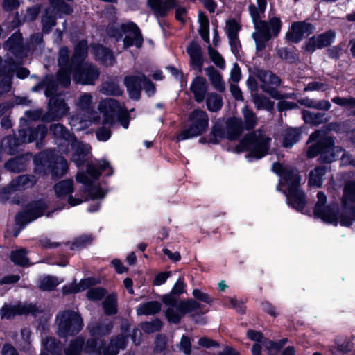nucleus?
<instances>
[{"mask_svg": "<svg viewBox=\"0 0 355 355\" xmlns=\"http://www.w3.org/2000/svg\"><path fill=\"white\" fill-rule=\"evenodd\" d=\"M224 29L228 38L231 51L237 56L241 49V42L239 38V33L241 29V25L235 19H230L225 21Z\"/></svg>", "mask_w": 355, "mask_h": 355, "instance_id": "obj_19", "label": "nucleus"}, {"mask_svg": "<svg viewBox=\"0 0 355 355\" xmlns=\"http://www.w3.org/2000/svg\"><path fill=\"white\" fill-rule=\"evenodd\" d=\"M87 55V43L85 40L80 41L76 46L71 62L75 67L82 65Z\"/></svg>", "mask_w": 355, "mask_h": 355, "instance_id": "obj_38", "label": "nucleus"}, {"mask_svg": "<svg viewBox=\"0 0 355 355\" xmlns=\"http://www.w3.org/2000/svg\"><path fill=\"white\" fill-rule=\"evenodd\" d=\"M187 53L189 56V62L194 69L202 71L203 65V56L202 48L196 42H191L187 47Z\"/></svg>", "mask_w": 355, "mask_h": 355, "instance_id": "obj_27", "label": "nucleus"}, {"mask_svg": "<svg viewBox=\"0 0 355 355\" xmlns=\"http://www.w3.org/2000/svg\"><path fill=\"white\" fill-rule=\"evenodd\" d=\"M103 308L106 315H115L118 310L116 295L112 293L107 295L103 302Z\"/></svg>", "mask_w": 355, "mask_h": 355, "instance_id": "obj_48", "label": "nucleus"}, {"mask_svg": "<svg viewBox=\"0 0 355 355\" xmlns=\"http://www.w3.org/2000/svg\"><path fill=\"white\" fill-rule=\"evenodd\" d=\"M92 49L96 60L106 66H111L114 64V55L108 49L101 44L94 45Z\"/></svg>", "mask_w": 355, "mask_h": 355, "instance_id": "obj_33", "label": "nucleus"}, {"mask_svg": "<svg viewBox=\"0 0 355 355\" xmlns=\"http://www.w3.org/2000/svg\"><path fill=\"white\" fill-rule=\"evenodd\" d=\"M128 343V337L120 334L111 339L109 345L104 347L101 340L88 339L85 352L90 355H117L120 349H124Z\"/></svg>", "mask_w": 355, "mask_h": 355, "instance_id": "obj_8", "label": "nucleus"}, {"mask_svg": "<svg viewBox=\"0 0 355 355\" xmlns=\"http://www.w3.org/2000/svg\"><path fill=\"white\" fill-rule=\"evenodd\" d=\"M223 304L226 306L231 307L236 309L239 313H243L245 311V308L242 302H239L235 298L226 297L223 300Z\"/></svg>", "mask_w": 355, "mask_h": 355, "instance_id": "obj_64", "label": "nucleus"}, {"mask_svg": "<svg viewBox=\"0 0 355 355\" xmlns=\"http://www.w3.org/2000/svg\"><path fill=\"white\" fill-rule=\"evenodd\" d=\"M107 291L105 288L101 287H94L89 289L87 292V297L91 301H98L103 299Z\"/></svg>", "mask_w": 355, "mask_h": 355, "instance_id": "obj_57", "label": "nucleus"}, {"mask_svg": "<svg viewBox=\"0 0 355 355\" xmlns=\"http://www.w3.org/2000/svg\"><path fill=\"white\" fill-rule=\"evenodd\" d=\"M321 131L316 130L310 135L309 142H317L309 146L307 151V156L312 158L320 153V159L324 162L331 163L335 160L336 151L341 152L342 149L334 146V141L331 137H321Z\"/></svg>", "mask_w": 355, "mask_h": 355, "instance_id": "obj_5", "label": "nucleus"}, {"mask_svg": "<svg viewBox=\"0 0 355 355\" xmlns=\"http://www.w3.org/2000/svg\"><path fill=\"white\" fill-rule=\"evenodd\" d=\"M42 312L35 305L32 304L19 303L17 305L4 304L0 311L1 319H10L17 315H25L31 313L37 316L38 313Z\"/></svg>", "mask_w": 355, "mask_h": 355, "instance_id": "obj_16", "label": "nucleus"}, {"mask_svg": "<svg viewBox=\"0 0 355 355\" xmlns=\"http://www.w3.org/2000/svg\"><path fill=\"white\" fill-rule=\"evenodd\" d=\"M209 121L208 114L205 110L194 109L188 116V127L178 135L177 140L182 141L202 135L207 130Z\"/></svg>", "mask_w": 355, "mask_h": 355, "instance_id": "obj_7", "label": "nucleus"}, {"mask_svg": "<svg viewBox=\"0 0 355 355\" xmlns=\"http://www.w3.org/2000/svg\"><path fill=\"white\" fill-rule=\"evenodd\" d=\"M342 212L339 215L340 223L344 226H349L355 218V182H347L343 188L341 199Z\"/></svg>", "mask_w": 355, "mask_h": 355, "instance_id": "obj_9", "label": "nucleus"}, {"mask_svg": "<svg viewBox=\"0 0 355 355\" xmlns=\"http://www.w3.org/2000/svg\"><path fill=\"white\" fill-rule=\"evenodd\" d=\"M89 279H84L80 282L78 285H69L62 288V291L64 294H69L73 293H78L85 290L89 284Z\"/></svg>", "mask_w": 355, "mask_h": 355, "instance_id": "obj_58", "label": "nucleus"}, {"mask_svg": "<svg viewBox=\"0 0 355 355\" xmlns=\"http://www.w3.org/2000/svg\"><path fill=\"white\" fill-rule=\"evenodd\" d=\"M39 159L42 165L44 167L52 168L53 173L58 176L64 175L68 170L67 160L61 156L53 157L51 150L40 153Z\"/></svg>", "mask_w": 355, "mask_h": 355, "instance_id": "obj_13", "label": "nucleus"}, {"mask_svg": "<svg viewBox=\"0 0 355 355\" xmlns=\"http://www.w3.org/2000/svg\"><path fill=\"white\" fill-rule=\"evenodd\" d=\"M162 326V322L157 319L150 322H146L142 324L141 328L146 333H153L159 331Z\"/></svg>", "mask_w": 355, "mask_h": 355, "instance_id": "obj_62", "label": "nucleus"}, {"mask_svg": "<svg viewBox=\"0 0 355 355\" xmlns=\"http://www.w3.org/2000/svg\"><path fill=\"white\" fill-rule=\"evenodd\" d=\"M84 339L82 337H77L69 345V347L66 349V355H79L83 345Z\"/></svg>", "mask_w": 355, "mask_h": 355, "instance_id": "obj_56", "label": "nucleus"}, {"mask_svg": "<svg viewBox=\"0 0 355 355\" xmlns=\"http://www.w3.org/2000/svg\"><path fill=\"white\" fill-rule=\"evenodd\" d=\"M271 138L262 129H257L246 135L236 146L239 152L250 151L251 157L260 159L268 152Z\"/></svg>", "mask_w": 355, "mask_h": 355, "instance_id": "obj_3", "label": "nucleus"}, {"mask_svg": "<svg viewBox=\"0 0 355 355\" xmlns=\"http://www.w3.org/2000/svg\"><path fill=\"white\" fill-rule=\"evenodd\" d=\"M31 332L29 329H22L21 330L20 338L17 340L18 347L24 350L28 349L31 343Z\"/></svg>", "mask_w": 355, "mask_h": 355, "instance_id": "obj_54", "label": "nucleus"}, {"mask_svg": "<svg viewBox=\"0 0 355 355\" xmlns=\"http://www.w3.org/2000/svg\"><path fill=\"white\" fill-rule=\"evenodd\" d=\"M69 107L64 101L58 96H53L49 102V110L44 116L45 121H51L64 116Z\"/></svg>", "mask_w": 355, "mask_h": 355, "instance_id": "obj_22", "label": "nucleus"}, {"mask_svg": "<svg viewBox=\"0 0 355 355\" xmlns=\"http://www.w3.org/2000/svg\"><path fill=\"white\" fill-rule=\"evenodd\" d=\"M69 49L67 47H62L59 51L58 64L60 70L58 72L57 77L58 83L64 87H68L71 83L70 74L72 67L75 65L69 64Z\"/></svg>", "mask_w": 355, "mask_h": 355, "instance_id": "obj_15", "label": "nucleus"}, {"mask_svg": "<svg viewBox=\"0 0 355 355\" xmlns=\"http://www.w3.org/2000/svg\"><path fill=\"white\" fill-rule=\"evenodd\" d=\"M224 137H226V131H223L219 125H214L210 132L209 141L212 144H218L219 139Z\"/></svg>", "mask_w": 355, "mask_h": 355, "instance_id": "obj_60", "label": "nucleus"}, {"mask_svg": "<svg viewBox=\"0 0 355 355\" xmlns=\"http://www.w3.org/2000/svg\"><path fill=\"white\" fill-rule=\"evenodd\" d=\"M252 102L254 103L255 107L257 110H266L267 111H271L273 110L274 102L271 101L266 96L254 93L252 94Z\"/></svg>", "mask_w": 355, "mask_h": 355, "instance_id": "obj_46", "label": "nucleus"}, {"mask_svg": "<svg viewBox=\"0 0 355 355\" xmlns=\"http://www.w3.org/2000/svg\"><path fill=\"white\" fill-rule=\"evenodd\" d=\"M331 101L341 107H345L347 108H354L355 107V98L352 96H348L346 98L336 96L331 99Z\"/></svg>", "mask_w": 355, "mask_h": 355, "instance_id": "obj_61", "label": "nucleus"}, {"mask_svg": "<svg viewBox=\"0 0 355 355\" xmlns=\"http://www.w3.org/2000/svg\"><path fill=\"white\" fill-rule=\"evenodd\" d=\"M249 11L254 24L255 31L252 37L256 43L257 51H262L266 48V44L270 40L272 35L277 36L281 30L282 22L278 17H272L269 23L260 20L259 8L254 5L249 6Z\"/></svg>", "mask_w": 355, "mask_h": 355, "instance_id": "obj_2", "label": "nucleus"}, {"mask_svg": "<svg viewBox=\"0 0 355 355\" xmlns=\"http://www.w3.org/2000/svg\"><path fill=\"white\" fill-rule=\"evenodd\" d=\"M55 324L57 334L62 338L78 334L84 325L83 318L78 311L71 309L58 311Z\"/></svg>", "mask_w": 355, "mask_h": 355, "instance_id": "obj_4", "label": "nucleus"}, {"mask_svg": "<svg viewBox=\"0 0 355 355\" xmlns=\"http://www.w3.org/2000/svg\"><path fill=\"white\" fill-rule=\"evenodd\" d=\"M99 77V71L89 63L75 67L73 80L76 83L83 85H94Z\"/></svg>", "mask_w": 355, "mask_h": 355, "instance_id": "obj_14", "label": "nucleus"}, {"mask_svg": "<svg viewBox=\"0 0 355 355\" xmlns=\"http://www.w3.org/2000/svg\"><path fill=\"white\" fill-rule=\"evenodd\" d=\"M10 259L15 264L22 266L29 265L28 259L26 257V252L23 248L12 251L10 254Z\"/></svg>", "mask_w": 355, "mask_h": 355, "instance_id": "obj_53", "label": "nucleus"}, {"mask_svg": "<svg viewBox=\"0 0 355 355\" xmlns=\"http://www.w3.org/2000/svg\"><path fill=\"white\" fill-rule=\"evenodd\" d=\"M352 349V344L349 341H343V342H336L335 346L331 349L332 353H336V352H340L341 354H347Z\"/></svg>", "mask_w": 355, "mask_h": 355, "instance_id": "obj_63", "label": "nucleus"}, {"mask_svg": "<svg viewBox=\"0 0 355 355\" xmlns=\"http://www.w3.org/2000/svg\"><path fill=\"white\" fill-rule=\"evenodd\" d=\"M121 30L123 32L127 33L124 40V48H128L131 46H136L137 48H141L144 39L141 33L137 26L133 22H128L121 25Z\"/></svg>", "mask_w": 355, "mask_h": 355, "instance_id": "obj_21", "label": "nucleus"}, {"mask_svg": "<svg viewBox=\"0 0 355 355\" xmlns=\"http://www.w3.org/2000/svg\"><path fill=\"white\" fill-rule=\"evenodd\" d=\"M69 145H71V150H73L71 160L77 166L83 165L90 151V146L88 144L78 141L75 137L72 138Z\"/></svg>", "mask_w": 355, "mask_h": 355, "instance_id": "obj_24", "label": "nucleus"}, {"mask_svg": "<svg viewBox=\"0 0 355 355\" xmlns=\"http://www.w3.org/2000/svg\"><path fill=\"white\" fill-rule=\"evenodd\" d=\"M47 134V128L44 125H38L35 128H27L19 130L21 140L24 143H30L35 140L42 141Z\"/></svg>", "mask_w": 355, "mask_h": 355, "instance_id": "obj_30", "label": "nucleus"}, {"mask_svg": "<svg viewBox=\"0 0 355 355\" xmlns=\"http://www.w3.org/2000/svg\"><path fill=\"white\" fill-rule=\"evenodd\" d=\"M93 97L91 94L84 93L80 94L76 101V105L79 110L86 112L89 114L88 120L94 123L100 121L99 116H94L96 114L92 110Z\"/></svg>", "mask_w": 355, "mask_h": 355, "instance_id": "obj_29", "label": "nucleus"}, {"mask_svg": "<svg viewBox=\"0 0 355 355\" xmlns=\"http://www.w3.org/2000/svg\"><path fill=\"white\" fill-rule=\"evenodd\" d=\"M335 36V33L331 30L322 34L313 35L304 42L302 49L306 52L313 53L316 49H321L329 46Z\"/></svg>", "mask_w": 355, "mask_h": 355, "instance_id": "obj_18", "label": "nucleus"}, {"mask_svg": "<svg viewBox=\"0 0 355 355\" xmlns=\"http://www.w3.org/2000/svg\"><path fill=\"white\" fill-rule=\"evenodd\" d=\"M317 202L314 208L315 216L329 223H337L340 222V216L337 214V205H326L327 196L322 191L317 194Z\"/></svg>", "mask_w": 355, "mask_h": 355, "instance_id": "obj_11", "label": "nucleus"}, {"mask_svg": "<svg viewBox=\"0 0 355 355\" xmlns=\"http://www.w3.org/2000/svg\"><path fill=\"white\" fill-rule=\"evenodd\" d=\"M162 308V304L157 301H150L140 304L137 313L138 315H154L158 313Z\"/></svg>", "mask_w": 355, "mask_h": 355, "instance_id": "obj_43", "label": "nucleus"}, {"mask_svg": "<svg viewBox=\"0 0 355 355\" xmlns=\"http://www.w3.org/2000/svg\"><path fill=\"white\" fill-rule=\"evenodd\" d=\"M101 92L105 95L120 96L123 94V90L117 83L114 80H108L102 84Z\"/></svg>", "mask_w": 355, "mask_h": 355, "instance_id": "obj_49", "label": "nucleus"}, {"mask_svg": "<svg viewBox=\"0 0 355 355\" xmlns=\"http://www.w3.org/2000/svg\"><path fill=\"white\" fill-rule=\"evenodd\" d=\"M110 126L109 124L103 123V125L96 130V136L98 141H107L111 137L112 131Z\"/></svg>", "mask_w": 355, "mask_h": 355, "instance_id": "obj_59", "label": "nucleus"}, {"mask_svg": "<svg viewBox=\"0 0 355 355\" xmlns=\"http://www.w3.org/2000/svg\"><path fill=\"white\" fill-rule=\"evenodd\" d=\"M198 21L200 23L199 34L205 42H209V23L207 17L202 12L198 14Z\"/></svg>", "mask_w": 355, "mask_h": 355, "instance_id": "obj_52", "label": "nucleus"}, {"mask_svg": "<svg viewBox=\"0 0 355 355\" xmlns=\"http://www.w3.org/2000/svg\"><path fill=\"white\" fill-rule=\"evenodd\" d=\"M257 78L262 82L260 87L264 92L275 99H280L282 98L281 94L275 88V87L280 85L281 81L279 77L270 71H259Z\"/></svg>", "mask_w": 355, "mask_h": 355, "instance_id": "obj_17", "label": "nucleus"}, {"mask_svg": "<svg viewBox=\"0 0 355 355\" xmlns=\"http://www.w3.org/2000/svg\"><path fill=\"white\" fill-rule=\"evenodd\" d=\"M151 6L153 8V14L157 18L166 17L171 10L175 9V19L182 22L184 21V16L187 10L184 7L179 5L178 0H165L161 4L158 0H151Z\"/></svg>", "mask_w": 355, "mask_h": 355, "instance_id": "obj_12", "label": "nucleus"}, {"mask_svg": "<svg viewBox=\"0 0 355 355\" xmlns=\"http://www.w3.org/2000/svg\"><path fill=\"white\" fill-rule=\"evenodd\" d=\"M98 110L103 114V124L112 125L116 116L124 128H128L130 122L129 114L125 107L121 105L116 99L106 98L102 101L99 103Z\"/></svg>", "mask_w": 355, "mask_h": 355, "instance_id": "obj_6", "label": "nucleus"}, {"mask_svg": "<svg viewBox=\"0 0 355 355\" xmlns=\"http://www.w3.org/2000/svg\"><path fill=\"white\" fill-rule=\"evenodd\" d=\"M6 50L14 54H19L23 51L22 35L19 32L12 34L3 44Z\"/></svg>", "mask_w": 355, "mask_h": 355, "instance_id": "obj_35", "label": "nucleus"}, {"mask_svg": "<svg viewBox=\"0 0 355 355\" xmlns=\"http://www.w3.org/2000/svg\"><path fill=\"white\" fill-rule=\"evenodd\" d=\"M205 71L214 88L219 92H223L225 90V83L222 75L213 67H207Z\"/></svg>", "mask_w": 355, "mask_h": 355, "instance_id": "obj_36", "label": "nucleus"}, {"mask_svg": "<svg viewBox=\"0 0 355 355\" xmlns=\"http://www.w3.org/2000/svg\"><path fill=\"white\" fill-rule=\"evenodd\" d=\"M300 132L297 128H287L283 133L282 145L285 148H291L300 139Z\"/></svg>", "mask_w": 355, "mask_h": 355, "instance_id": "obj_44", "label": "nucleus"}, {"mask_svg": "<svg viewBox=\"0 0 355 355\" xmlns=\"http://www.w3.org/2000/svg\"><path fill=\"white\" fill-rule=\"evenodd\" d=\"M145 76L141 73L128 76L124 78V84L132 98L139 99Z\"/></svg>", "mask_w": 355, "mask_h": 355, "instance_id": "obj_26", "label": "nucleus"}, {"mask_svg": "<svg viewBox=\"0 0 355 355\" xmlns=\"http://www.w3.org/2000/svg\"><path fill=\"white\" fill-rule=\"evenodd\" d=\"M315 31V26L306 21H295L286 33V38L294 42H300L304 37H307Z\"/></svg>", "mask_w": 355, "mask_h": 355, "instance_id": "obj_20", "label": "nucleus"}, {"mask_svg": "<svg viewBox=\"0 0 355 355\" xmlns=\"http://www.w3.org/2000/svg\"><path fill=\"white\" fill-rule=\"evenodd\" d=\"M49 130L50 133L53 135L55 139L62 141V143H60L58 146L69 145L72 138H74L69 131L60 123L51 124Z\"/></svg>", "mask_w": 355, "mask_h": 355, "instance_id": "obj_32", "label": "nucleus"}, {"mask_svg": "<svg viewBox=\"0 0 355 355\" xmlns=\"http://www.w3.org/2000/svg\"><path fill=\"white\" fill-rule=\"evenodd\" d=\"M13 69L8 61H3L0 57V94L10 91Z\"/></svg>", "mask_w": 355, "mask_h": 355, "instance_id": "obj_28", "label": "nucleus"}, {"mask_svg": "<svg viewBox=\"0 0 355 355\" xmlns=\"http://www.w3.org/2000/svg\"><path fill=\"white\" fill-rule=\"evenodd\" d=\"M303 117L306 123H311L313 125H318L326 122L325 114L323 113L304 111Z\"/></svg>", "mask_w": 355, "mask_h": 355, "instance_id": "obj_50", "label": "nucleus"}, {"mask_svg": "<svg viewBox=\"0 0 355 355\" xmlns=\"http://www.w3.org/2000/svg\"><path fill=\"white\" fill-rule=\"evenodd\" d=\"M180 302L184 315L191 313L192 317H194L196 315H202L205 313V311L202 310L201 304L193 300L190 299Z\"/></svg>", "mask_w": 355, "mask_h": 355, "instance_id": "obj_40", "label": "nucleus"}, {"mask_svg": "<svg viewBox=\"0 0 355 355\" xmlns=\"http://www.w3.org/2000/svg\"><path fill=\"white\" fill-rule=\"evenodd\" d=\"M273 169L279 174L280 184L287 188L284 193L287 197L288 203L297 211H302L306 204L305 194L300 187V177L296 169L274 164Z\"/></svg>", "mask_w": 355, "mask_h": 355, "instance_id": "obj_1", "label": "nucleus"}, {"mask_svg": "<svg viewBox=\"0 0 355 355\" xmlns=\"http://www.w3.org/2000/svg\"><path fill=\"white\" fill-rule=\"evenodd\" d=\"M205 98L207 108L209 112H216L222 108L223 102L220 94L210 92L207 94Z\"/></svg>", "mask_w": 355, "mask_h": 355, "instance_id": "obj_41", "label": "nucleus"}, {"mask_svg": "<svg viewBox=\"0 0 355 355\" xmlns=\"http://www.w3.org/2000/svg\"><path fill=\"white\" fill-rule=\"evenodd\" d=\"M244 130L241 118L232 117L226 122V137L229 140L237 139Z\"/></svg>", "mask_w": 355, "mask_h": 355, "instance_id": "obj_31", "label": "nucleus"}, {"mask_svg": "<svg viewBox=\"0 0 355 355\" xmlns=\"http://www.w3.org/2000/svg\"><path fill=\"white\" fill-rule=\"evenodd\" d=\"M72 180H66L59 182L55 185V191L58 197L64 198L72 193L73 190Z\"/></svg>", "mask_w": 355, "mask_h": 355, "instance_id": "obj_47", "label": "nucleus"}, {"mask_svg": "<svg viewBox=\"0 0 355 355\" xmlns=\"http://www.w3.org/2000/svg\"><path fill=\"white\" fill-rule=\"evenodd\" d=\"M327 168L324 166H317L311 170L309 175V185L310 187H320L322 184L323 177Z\"/></svg>", "mask_w": 355, "mask_h": 355, "instance_id": "obj_39", "label": "nucleus"}, {"mask_svg": "<svg viewBox=\"0 0 355 355\" xmlns=\"http://www.w3.org/2000/svg\"><path fill=\"white\" fill-rule=\"evenodd\" d=\"M242 123L246 130H253L258 124V118L252 110L245 106L241 110Z\"/></svg>", "mask_w": 355, "mask_h": 355, "instance_id": "obj_37", "label": "nucleus"}, {"mask_svg": "<svg viewBox=\"0 0 355 355\" xmlns=\"http://www.w3.org/2000/svg\"><path fill=\"white\" fill-rule=\"evenodd\" d=\"M25 166V159L23 157H15L6 163V168L13 172H20Z\"/></svg>", "mask_w": 355, "mask_h": 355, "instance_id": "obj_55", "label": "nucleus"}, {"mask_svg": "<svg viewBox=\"0 0 355 355\" xmlns=\"http://www.w3.org/2000/svg\"><path fill=\"white\" fill-rule=\"evenodd\" d=\"M44 350L40 355H60L61 347L55 338L47 337L43 341Z\"/></svg>", "mask_w": 355, "mask_h": 355, "instance_id": "obj_42", "label": "nucleus"}, {"mask_svg": "<svg viewBox=\"0 0 355 355\" xmlns=\"http://www.w3.org/2000/svg\"><path fill=\"white\" fill-rule=\"evenodd\" d=\"M48 207V204L42 200L31 202L24 211L16 216V225L22 229L28 223L43 216Z\"/></svg>", "mask_w": 355, "mask_h": 355, "instance_id": "obj_10", "label": "nucleus"}, {"mask_svg": "<svg viewBox=\"0 0 355 355\" xmlns=\"http://www.w3.org/2000/svg\"><path fill=\"white\" fill-rule=\"evenodd\" d=\"M163 302L168 306L166 310V316L173 323H178L184 315L181 308V302H178L176 297L172 295H165L162 297Z\"/></svg>", "mask_w": 355, "mask_h": 355, "instance_id": "obj_23", "label": "nucleus"}, {"mask_svg": "<svg viewBox=\"0 0 355 355\" xmlns=\"http://www.w3.org/2000/svg\"><path fill=\"white\" fill-rule=\"evenodd\" d=\"M189 89L197 103L203 102L208 90V84L206 79L202 76H196L191 83Z\"/></svg>", "mask_w": 355, "mask_h": 355, "instance_id": "obj_25", "label": "nucleus"}, {"mask_svg": "<svg viewBox=\"0 0 355 355\" xmlns=\"http://www.w3.org/2000/svg\"><path fill=\"white\" fill-rule=\"evenodd\" d=\"M60 281L55 277L46 276L41 279L38 284V287L42 291H52L60 284Z\"/></svg>", "mask_w": 355, "mask_h": 355, "instance_id": "obj_51", "label": "nucleus"}, {"mask_svg": "<svg viewBox=\"0 0 355 355\" xmlns=\"http://www.w3.org/2000/svg\"><path fill=\"white\" fill-rule=\"evenodd\" d=\"M37 180L33 175H22L12 180L10 187L13 191L24 190L32 187L36 183Z\"/></svg>", "mask_w": 355, "mask_h": 355, "instance_id": "obj_34", "label": "nucleus"}, {"mask_svg": "<svg viewBox=\"0 0 355 355\" xmlns=\"http://www.w3.org/2000/svg\"><path fill=\"white\" fill-rule=\"evenodd\" d=\"M113 325L110 320L101 321L90 327V332L95 336H105L111 331Z\"/></svg>", "mask_w": 355, "mask_h": 355, "instance_id": "obj_45", "label": "nucleus"}]
</instances>
